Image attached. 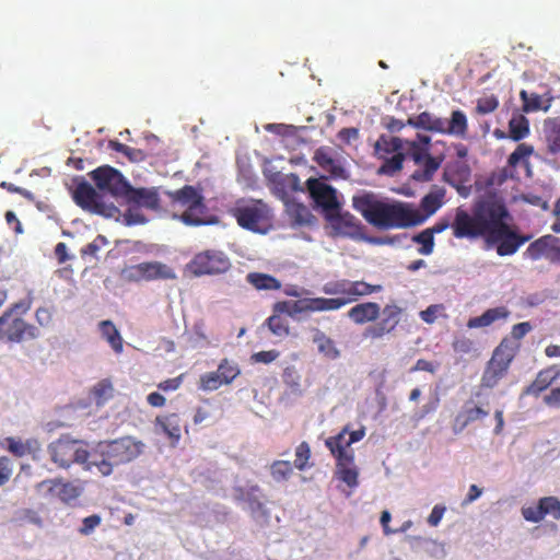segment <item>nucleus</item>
Instances as JSON below:
<instances>
[{"label":"nucleus","instance_id":"obj_62","mask_svg":"<svg viewBox=\"0 0 560 560\" xmlns=\"http://www.w3.org/2000/svg\"><path fill=\"white\" fill-rule=\"evenodd\" d=\"M445 510L446 509L443 505H435L428 517V523L431 526H438L445 513Z\"/></svg>","mask_w":560,"mask_h":560},{"label":"nucleus","instance_id":"obj_9","mask_svg":"<svg viewBox=\"0 0 560 560\" xmlns=\"http://www.w3.org/2000/svg\"><path fill=\"white\" fill-rule=\"evenodd\" d=\"M32 306V299L13 304L0 316V341L19 343L25 339L38 337V329L15 315V311L26 313Z\"/></svg>","mask_w":560,"mask_h":560},{"label":"nucleus","instance_id":"obj_26","mask_svg":"<svg viewBox=\"0 0 560 560\" xmlns=\"http://www.w3.org/2000/svg\"><path fill=\"white\" fill-rule=\"evenodd\" d=\"M558 243V237L551 234L544 235L529 244L527 249L524 252V256L532 260H538L541 257H546L551 260L555 244Z\"/></svg>","mask_w":560,"mask_h":560},{"label":"nucleus","instance_id":"obj_61","mask_svg":"<svg viewBox=\"0 0 560 560\" xmlns=\"http://www.w3.org/2000/svg\"><path fill=\"white\" fill-rule=\"evenodd\" d=\"M8 450L18 457L24 456L27 452L26 446L14 439H8Z\"/></svg>","mask_w":560,"mask_h":560},{"label":"nucleus","instance_id":"obj_33","mask_svg":"<svg viewBox=\"0 0 560 560\" xmlns=\"http://www.w3.org/2000/svg\"><path fill=\"white\" fill-rule=\"evenodd\" d=\"M404 141L398 137L381 136L375 143V152L380 159H385L388 154L402 152Z\"/></svg>","mask_w":560,"mask_h":560},{"label":"nucleus","instance_id":"obj_55","mask_svg":"<svg viewBox=\"0 0 560 560\" xmlns=\"http://www.w3.org/2000/svg\"><path fill=\"white\" fill-rule=\"evenodd\" d=\"M12 475L11 460L8 457H0V487L5 485Z\"/></svg>","mask_w":560,"mask_h":560},{"label":"nucleus","instance_id":"obj_20","mask_svg":"<svg viewBox=\"0 0 560 560\" xmlns=\"http://www.w3.org/2000/svg\"><path fill=\"white\" fill-rule=\"evenodd\" d=\"M523 517L533 523H538L547 515L560 520V500L556 497H544L537 505L522 508Z\"/></svg>","mask_w":560,"mask_h":560},{"label":"nucleus","instance_id":"obj_44","mask_svg":"<svg viewBox=\"0 0 560 560\" xmlns=\"http://www.w3.org/2000/svg\"><path fill=\"white\" fill-rule=\"evenodd\" d=\"M412 241L419 245L418 253L424 256L431 255L434 249V236L427 229L416 234Z\"/></svg>","mask_w":560,"mask_h":560},{"label":"nucleus","instance_id":"obj_27","mask_svg":"<svg viewBox=\"0 0 560 560\" xmlns=\"http://www.w3.org/2000/svg\"><path fill=\"white\" fill-rule=\"evenodd\" d=\"M380 316V305L376 302L355 304L348 311V317L357 325L375 322Z\"/></svg>","mask_w":560,"mask_h":560},{"label":"nucleus","instance_id":"obj_5","mask_svg":"<svg viewBox=\"0 0 560 560\" xmlns=\"http://www.w3.org/2000/svg\"><path fill=\"white\" fill-rule=\"evenodd\" d=\"M48 454L59 468H69L73 464L82 466L83 470L92 471L94 468L93 452L81 440L71 439L68 434L61 435L48 445Z\"/></svg>","mask_w":560,"mask_h":560},{"label":"nucleus","instance_id":"obj_45","mask_svg":"<svg viewBox=\"0 0 560 560\" xmlns=\"http://www.w3.org/2000/svg\"><path fill=\"white\" fill-rule=\"evenodd\" d=\"M113 385L109 380L100 381L92 389L93 397L97 405H103L113 397Z\"/></svg>","mask_w":560,"mask_h":560},{"label":"nucleus","instance_id":"obj_24","mask_svg":"<svg viewBox=\"0 0 560 560\" xmlns=\"http://www.w3.org/2000/svg\"><path fill=\"white\" fill-rule=\"evenodd\" d=\"M348 427L343 428L337 435L330 436L325 441V445L336 458V462L346 460L353 462V451H348L351 444H348L347 439Z\"/></svg>","mask_w":560,"mask_h":560},{"label":"nucleus","instance_id":"obj_3","mask_svg":"<svg viewBox=\"0 0 560 560\" xmlns=\"http://www.w3.org/2000/svg\"><path fill=\"white\" fill-rule=\"evenodd\" d=\"M501 203L502 202L498 200H487L478 205L472 214L458 208L454 222L452 223L453 235L456 238H476L482 236L487 241L491 224H493L494 219L499 217L498 211Z\"/></svg>","mask_w":560,"mask_h":560},{"label":"nucleus","instance_id":"obj_38","mask_svg":"<svg viewBox=\"0 0 560 560\" xmlns=\"http://www.w3.org/2000/svg\"><path fill=\"white\" fill-rule=\"evenodd\" d=\"M247 281L257 290H279L281 288L278 279L266 273L250 272L247 275Z\"/></svg>","mask_w":560,"mask_h":560},{"label":"nucleus","instance_id":"obj_32","mask_svg":"<svg viewBox=\"0 0 560 560\" xmlns=\"http://www.w3.org/2000/svg\"><path fill=\"white\" fill-rule=\"evenodd\" d=\"M443 162L442 156H431L429 155L425 160L422 161V164L419 165L420 168L415 171L412 174V178L417 182H429L433 178L436 171L440 168Z\"/></svg>","mask_w":560,"mask_h":560},{"label":"nucleus","instance_id":"obj_29","mask_svg":"<svg viewBox=\"0 0 560 560\" xmlns=\"http://www.w3.org/2000/svg\"><path fill=\"white\" fill-rule=\"evenodd\" d=\"M285 212L294 225H308L313 222L314 215L310 209L298 201L290 200L285 203Z\"/></svg>","mask_w":560,"mask_h":560},{"label":"nucleus","instance_id":"obj_18","mask_svg":"<svg viewBox=\"0 0 560 560\" xmlns=\"http://www.w3.org/2000/svg\"><path fill=\"white\" fill-rule=\"evenodd\" d=\"M404 314V308L396 303L386 304L380 308V320L369 326L364 331V337L370 339H381L385 335L392 334L399 325Z\"/></svg>","mask_w":560,"mask_h":560},{"label":"nucleus","instance_id":"obj_52","mask_svg":"<svg viewBox=\"0 0 560 560\" xmlns=\"http://www.w3.org/2000/svg\"><path fill=\"white\" fill-rule=\"evenodd\" d=\"M124 219L128 225L143 224L147 218L140 212L138 207H129L124 214Z\"/></svg>","mask_w":560,"mask_h":560},{"label":"nucleus","instance_id":"obj_46","mask_svg":"<svg viewBox=\"0 0 560 560\" xmlns=\"http://www.w3.org/2000/svg\"><path fill=\"white\" fill-rule=\"evenodd\" d=\"M311 458V447L307 442H301L295 448V459L293 466L303 471L310 467L308 460Z\"/></svg>","mask_w":560,"mask_h":560},{"label":"nucleus","instance_id":"obj_22","mask_svg":"<svg viewBox=\"0 0 560 560\" xmlns=\"http://www.w3.org/2000/svg\"><path fill=\"white\" fill-rule=\"evenodd\" d=\"M445 189L434 187L420 201V209L412 203V209L422 219L421 224L431 215H433L444 203Z\"/></svg>","mask_w":560,"mask_h":560},{"label":"nucleus","instance_id":"obj_54","mask_svg":"<svg viewBox=\"0 0 560 560\" xmlns=\"http://www.w3.org/2000/svg\"><path fill=\"white\" fill-rule=\"evenodd\" d=\"M280 355V352L278 350H267V351H259L252 355V360L257 363H271Z\"/></svg>","mask_w":560,"mask_h":560},{"label":"nucleus","instance_id":"obj_53","mask_svg":"<svg viewBox=\"0 0 560 560\" xmlns=\"http://www.w3.org/2000/svg\"><path fill=\"white\" fill-rule=\"evenodd\" d=\"M282 380L287 385H289L291 387H296L300 385L301 376H300L299 372L296 371L295 366L291 365V366H287L283 370Z\"/></svg>","mask_w":560,"mask_h":560},{"label":"nucleus","instance_id":"obj_15","mask_svg":"<svg viewBox=\"0 0 560 560\" xmlns=\"http://www.w3.org/2000/svg\"><path fill=\"white\" fill-rule=\"evenodd\" d=\"M325 220L331 230L330 235L334 237H347L351 240H361L363 237L364 226L349 211H342L341 207L334 212L326 214Z\"/></svg>","mask_w":560,"mask_h":560},{"label":"nucleus","instance_id":"obj_12","mask_svg":"<svg viewBox=\"0 0 560 560\" xmlns=\"http://www.w3.org/2000/svg\"><path fill=\"white\" fill-rule=\"evenodd\" d=\"M73 185L74 188L71 190V197L81 209L105 217H113L118 212L115 206L104 203L101 195L83 177H74Z\"/></svg>","mask_w":560,"mask_h":560},{"label":"nucleus","instance_id":"obj_41","mask_svg":"<svg viewBox=\"0 0 560 560\" xmlns=\"http://www.w3.org/2000/svg\"><path fill=\"white\" fill-rule=\"evenodd\" d=\"M266 326L277 337L285 338L290 335V325L287 317L272 314L266 319Z\"/></svg>","mask_w":560,"mask_h":560},{"label":"nucleus","instance_id":"obj_11","mask_svg":"<svg viewBox=\"0 0 560 560\" xmlns=\"http://www.w3.org/2000/svg\"><path fill=\"white\" fill-rule=\"evenodd\" d=\"M381 284H370L365 281H351L348 279H338L328 281L323 285V292L337 302H341L340 308L347 304L358 301L362 296L371 295L382 291Z\"/></svg>","mask_w":560,"mask_h":560},{"label":"nucleus","instance_id":"obj_37","mask_svg":"<svg viewBox=\"0 0 560 560\" xmlns=\"http://www.w3.org/2000/svg\"><path fill=\"white\" fill-rule=\"evenodd\" d=\"M337 475L338 478L343 481L348 487L355 488L359 485L358 481V469L353 462L340 460L337 462Z\"/></svg>","mask_w":560,"mask_h":560},{"label":"nucleus","instance_id":"obj_56","mask_svg":"<svg viewBox=\"0 0 560 560\" xmlns=\"http://www.w3.org/2000/svg\"><path fill=\"white\" fill-rule=\"evenodd\" d=\"M532 330V325L528 322H522L512 327L511 339L520 341L525 335Z\"/></svg>","mask_w":560,"mask_h":560},{"label":"nucleus","instance_id":"obj_25","mask_svg":"<svg viewBox=\"0 0 560 560\" xmlns=\"http://www.w3.org/2000/svg\"><path fill=\"white\" fill-rule=\"evenodd\" d=\"M125 198L138 207H144L150 210H158L160 208V197L155 188H133L130 185Z\"/></svg>","mask_w":560,"mask_h":560},{"label":"nucleus","instance_id":"obj_48","mask_svg":"<svg viewBox=\"0 0 560 560\" xmlns=\"http://www.w3.org/2000/svg\"><path fill=\"white\" fill-rule=\"evenodd\" d=\"M498 107V97L494 95H489L477 100L476 113L479 115H487L493 113Z\"/></svg>","mask_w":560,"mask_h":560},{"label":"nucleus","instance_id":"obj_7","mask_svg":"<svg viewBox=\"0 0 560 560\" xmlns=\"http://www.w3.org/2000/svg\"><path fill=\"white\" fill-rule=\"evenodd\" d=\"M498 213L499 217L495 218L493 224H491L486 242L489 245H495L499 256H511L515 254L523 244L528 242L532 236L520 235L506 223L510 213L504 203H501Z\"/></svg>","mask_w":560,"mask_h":560},{"label":"nucleus","instance_id":"obj_28","mask_svg":"<svg viewBox=\"0 0 560 560\" xmlns=\"http://www.w3.org/2000/svg\"><path fill=\"white\" fill-rule=\"evenodd\" d=\"M510 312L504 306L489 308L480 316L471 317L467 322V327L470 329L488 327L499 319H505Z\"/></svg>","mask_w":560,"mask_h":560},{"label":"nucleus","instance_id":"obj_8","mask_svg":"<svg viewBox=\"0 0 560 560\" xmlns=\"http://www.w3.org/2000/svg\"><path fill=\"white\" fill-rule=\"evenodd\" d=\"M173 209L184 208L178 217L183 223L191 226H199L211 223L203 218L206 205L201 192L190 185H185L178 190L167 192Z\"/></svg>","mask_w":560,"mask_h":560},{"label":"nucleus","instance_id":"obj_19","mask_svg":"<svg viewBox=\"0 0 560 560\" xmlns=\"http://www.w3.org/2000/svg\"><path fill=\"white\" fill-rule=\"evenodd\" d=\"M306 184L311 197L323 209L325 218L340 207L334 187L316 178L307 179Z\"/></svg>","mask_w":560,"mask_h":560},{"label":"nucleus","instance_id":"obj_60","mask_svg":"<svg viewBox=\"0 0 560 560\" xmlns=\"http://www.w3.org/2000/svg\"><path fill=\"white\" fill-rule=\"evenodd\" d=\"M35 318L40 326H48L52 320V314L47 307H38L35 312Z\"/></svg>","mask_w":560,"mask_h":560},{"label":"nucleus","instance_id":"obj_57","mask_svg":"<svg viewBox=\"0 0 560 560\" xmlns=\"http://www.w3.org/2000/svg\"><path fill=\"white\" fill-rule=\"evenodd\" d=\"M101 523V517L97 514L90 515L83 518L82 527L80 528V533L84 535L91 534L95 527H97Z\"/></svg>","mask_w":560,"mask_h":560},{"label":"nucleus","instance_id":"obj_6","mask_svg":"<svg viewBox=\"0 0 560 560\" xmlns=\"http://www.w3.org/2000/svg\"><path fill=\"white\" fill-rule=\"evenodd\" d=\"M407 125L417 129L450 135L460 139H465L468 131L467 116L460 109L453 110L450 119L438 117L429 112H422L417 116L409 117Z\"/></svg>","mask_w":560,"mask_h":560},{"label":"nucleus","instance_id":"obj_17","mask_svg":"<svg viewBox=\"0 0 560 560\" xmlns=\"http://www.w3.org/2000/svg\"><path fill=\"white\" fill-rule=\"evenodd\" d=\"M241 374L240 365L230 359H222L217 371L208 372L200 376L199 388L205 392H212L222 385H230Z\"/></svg>","mask_w":560,"mask_h":560},{"label":"nucleus","instance_id":"obj_64","mask_svg":"<svg viewBox=\"0 0 560 560\" xmlns=\"http://www.w3.org/2000/svg\"><path fill=\"white\" fill-rule=\"evenodd\" d=\"M436 366L424 359H419L416 364L410 369V372H417V371H425L429 373H435Z\"/></svg>","mask_w":560,"mask_h":560},{"label":"nucleus","instance_id":"obj_47","mask_svg":"<svg viewBox=\"0 0 560 560\" xmlns=\"http://www.w3.org/2000/svg\"><path fill=\"white\" fill-rule=\"evenodd\" d=\"M260 492V488L257 485L250 486L248 489L242 487L235 488L236 499L248 501L252 506H261V503L256 498V494Z\"/></svg>","mask_w":560,"mask_h":560},{"label":"nucleus","instance_id":"obj_49","mask_svg":"<svg viewBox=\"0 0 560 560\" xmlns=\"http://www.w3.org/2000/svg\"><path fill=\"white\" fill-rule=\"evenodd\" d=\"M534 152L532 145L526 143H521L516 147V149L510 154L508 159V163L510 166L515 167L521 160L527 159Z\"/></svg>","mask_w":560,"mask_h":560},{"label":"nucleus","instance_id":"obj_43","mask_svg":"<svg viewBox=\"0 0 560 560\" xmlns=\"http://www.w3.org/2000/svg\"><path fill=\"white\" fill-rule=\"evenodd\" d=\"M293 465L289 460H275L270 466L271 477L276 481H284L293 474Z\"/></svg>","mask_w":560,"mask_h":560},{"label":"nucleus","instance_id":"obj_10","mask_svg":"<svg viewBox=\"0 0 560 560\" xmlns=\"http://www.w3.org/2000/svg\"><path fill=\"white\" fill-rule=\"evenodd\" d=\"M518 349L520 343H516L509 338H503L487 363L481 376V387L493 388L499 384V382L506 375Z\"/></svg>","mask_w":560,"mask_h":560},{"label":"nucleus","instance_id":"obj_63","mask_svg":"<svg viewBox=\"0 0 560 560\" xmlns=\"http://www.w3.org/2000/svg\"><path fill=\"white\" fill-rule=\"evenodd\" d=\"M182 381H183V376L180 375V376H177L174 378H168V380L161 382L158 385V387L164 392L176 390L180 386Z\"/></svg>","mask_w":560,"mask_h":560},{"label":"nucleus","instance_id":"obj_50","mask_svg":"<svg viewBox=\"0 0 560 560\" xmlns=\"http://www.w3.org/2000/svg\"><path fill=\"white\" fill-rule=\"evenodd\" d=\"M520 96L523 101V110L526 113L529 112H536L538 109H541V96L534 93L532 95H528V93L525 90H522L520 93Z\"/></svg>","mask_w":560,"mask_h":560},{"label":"nucleus","instance_id":"obj_39","mask_svg":"<svg viewBox=\"0 0 560 560\" xmlns=\"http://www.w3.org/2000/svg\"><path fill=\"white\" fill-rule=\"evenodd\" d=\"M305 304L307 313H313L340 310L341 302L331 298H306Z\"/></svg>","mask_w":560,"mask_h":560},{"label":"nucleus","instance_id":"obj_40","mask_svg":"<svg viewBox=\"0 0 560 560\" xmlns=\"http://www.w3.org/2000/svg\"><path fill=\"white\" fill-rule=\"evenodd\" d=\"M405 159L406 155L404 152H398L390 158L385 156V159H382L383 164L380 166L377 174L386 176L396 175L401 171Z\"/></svg>","mask_w":560,"mask_h":560},{"label":"nucleus","instance_id":"obj_58","mask_svg":"<svg viewBox=\"0 0 560 560\" xmlns=\"http://www.w3.org/2000/svg\"><path fill=\"white\" fill-rule=\"evenodd\" d=\"M544 404L549 408H560V387L552 388L547 395L544 396Z\"/></svg>","mask_w":560,"mask_h":560},{"label":"nucleus","instance_id":"obj_13","mask_svg":"<svg viewBox=\"0 0 560 560\" xmlns=\"http://www.w3.org/2000/svg\"><path fill=\"white\" fill-rule=\"evenodd\" d=\"M230 268L229 256L219 249H206L197 253L187 264L188 271L196 277L222 275Z\"/></svg>","mask_w":560,"mask_h":560},{"label":"nucleus","instance_id":"obj_21","mask_svg":"<svg viewBox=\"0 0 560 560\" xmlns=\"http://www.w3.org/2000/svg\"><path fill=\"white\" fill-rule=\"evenodd\" d=\"M489 416V410L478 406L474 399L465 401L462 410L455 416L453 422L454 433H460L470 423L482 420Z\"/></svg>","mask_w":560,"mask_h":560},{"label":"nucleus","instance_id":"obj_16","mask_svg":"<svg viewBox=\"0 0 560 560\" xmlns=\"http://www.w3.org/2000/svg\"><path fill=\"white\" fill-rule=\"evenodd\" d=\"M90 177L101 191H106L114 197H126L130 184L124 175L116 168L104 165L90 173Z\"/></svg>","mask_w":560,"mask_h":560},{"label":"nucleus","instance_id":"obj_59","mask_svg":"<svg viewBox=\"0 0 560 560\" xmlns=\"http://www.w3.org/2000/svg\"><path fill=\"white\" fill-rule=\"evenodd\" d=\"M474 348V342L469 338H460L453 342V349L458 353H469Z\"/></svg>","mask_w":560,"mask_h":560},{"label":"nucleus","instance_id":"obj_31","mask_svg":"<svg viewBox=\"0 0 560 560\" xmlns=\"http://www.w3.org/2000/svg\"><path fill=\"white\" fill-rule=\"evenodd\" d=\"M548 149L552 154L560 153V118H548L544 122Z\"/></svg>","mask_w":560,"mask_h":560},{"label":"nucleus","instance_id":"obj_1","mask_svg":"<svg viewBox=\"0 0 560 560\" xmlns=\"http://www.w3.org/2000/svg\"><path fill=\"white\" fill-rule=\"evenodd\" d=\"M352 207L371 225L381 230L407 229L421 224L412 203L387 201L373 191H361L352 197Z\"/></svg>","mask_w":560,"mask_h":560},{"label":"nucleus","instance_id":"obj_35","mask_svg":"<svg viewBox=\"0 0 560 560\" xmlns=\"http://www.w3.org/2000/svg\"><path fill=\"white\" fill-rule=\"evenodd\" d=\"M529 135V121L522 114H515L509 121V137L513 141H521Z\"/></svg>","mask_w":560,"mask_h":560},{"label":"nucleus","instance_id":"obj_4","mask_svg":"<svg viewBox=\"0 0 560 560\" xmlns=\"http://www.w3.org/2000/svg\"><path fill=\"white\" fill-rule=\"evenodd\" d=\"M229 213L242 229L253 233L266 234L273 226L272 210L260 199L237 200Z\"/></svg>","mask_w":560,"mask_h":560},{"label":"nucleus","instance_id":"obj_23","mask_svg":"<svg viewBox=\"0 0 560 560\" xmlns=\"http://www.w3.org/2000/svg\"><path fill=\"white\" fill-rule=\"evenodd\" d=\"M560 376V370L556 365L540 370L535 380L524 388L523 395L538 397Z\"/></svg>","mask_w":560,"mask_h":560},{"label":"nucleus","instance_id":"obj_36","mask_svg":"<svg viewBox=\"0 0 560 560\" xmlns=\"http://www.w3.org/2000/svg\"><path fill=\"white\" fill-rule=\"evenodd\" d=\"M156 424L161 425L163 432L174 442L180 439V419L178 415L171 413L166 417H158Z\"/></svg>","mask_w":560,"mask_h":560},{"label":"nucleus","instance_id":"obj_14","mask_svg":"<svg viewBox=\"0 0 560 560\" xmlns=\"http://www.w3.org/2000/svg\"><path fill=\"white\" fill-rule=\"evenodd\" d=\"M120 278L126 282H149L154 280H175L177 276L171 266L154 260L125 267L120 272Z\"/></svg>","mask_w":560,"mask_h":560},{"label":"nucleus","instance_id":"obj_42","mask_svg":"<svg viewBox=\"0 0 560 560\" xmlns=\"http://www.w3.org/2000/svg\"><path fill=\"white\" fill-rule=\"evenodd\" d=\"M314 161L325 171L335 173L337 170V164L332 158L330 148H318L314 153Z\"/></svg>","mask_w":560,"mask_h":560},{"label":"nucleus","instance_id":"obj_34","mask_svg":"<svg viewBox=\"0 0 560 560\" xmlns=\"http://www.w3.org/2000/svg\"><path fill=\"white\" fill-rule=\"evenodd\" d=\"M98 327L102 337L107 340L113 350L116 353L122 352L124 341L115 324L112 320H102Z\"/></svg>","mask_w":560,"mask_h":560},{"label":"nucleus","instance_id":"obj_2","mask_svg":"<svg viewBox=\"0 0 560 560\" xmlns=\"http://www.w3.org/2000/svg\"><path fill=\"white\" fill-rule=\"evenodd\" d=\"M144 444L131 436L101 442L93 452L94 468L104 477L113 474L114 466L132 462L139 457Z\"/></svg>","mask_w":560,"mask_h":560},{"label":"nucleus","instance_id":"obj_51","mask_svg":"<svg viewBox=\"0 0 560 560\" xmlns=\"http://www.w3.org/2000/svg\"><path fill=\"white\" fill-rule=\"evenodd\" d=\"M409 145V155L417 165H421L422 161L428 158L429 149L424 145L419 144L417 141H407Z\"/></svg>","mask_w":560,"mask_h":560},{"label":"nucleus","instance_id":"obj_30","mask_svg":"<svg viewBox=\"0 0 560 560\" xmlns=\"http://www.w3.org/2000/svg\"><path fill=\"white\" fill-rule=\"evenodd\" d=\"M313 342L317 346L318 352L329 360L340 357V350L335 341L318 328L313 329Z\"/></svg>","mask_w":560,"mask_h":560}]
</instances>
